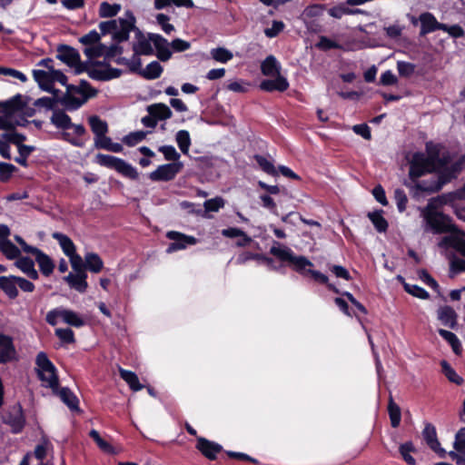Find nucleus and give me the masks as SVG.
<instances>
[{
  "mask_svg": "<svg viewBox=\"0 0 465 465\" xmlns=\"http://www.w3.org/2000/svg\"><path fill=\"white\" fill-rule=\"evenodd\" d=\"M270 253L279 259L281 262H287L292 269L302 277L311 276L315 282L325 284L330 291L336 293L339 290L332 283L329 282V278L324 273L312 270L313 263L303 255H296L288 246L275 242L270 249Z\"/></svg>",
  "mask_w": 465,
  "mask_h": 465,
  "instance_id": "1",
  "label": "nucleus"
},
{
  "mask_svg": "<svg viewBox=\"0 0 465 465\" xmlns=\"http://www.w3.org/2000/svg\"><path fill=\"white\" fill-rule=\"evenodd\" d=\"M420 215L424 221L425 232L433 234L450 233V235L465 236V232L460 229L449 215L437 210L433 201L428 203L421 210Z\"/></svg>",
  "mask_w": 465,
  "mask_h": 465,
  "instance_id": "2",
  "label": "nucleus"
},
{
  "mask_svg": "<svg viewBox=\"0 0 465 465\" xmlns=\"http://www.w3.org/2000/svg\"><path fill=\"white\" fill-rule=\"evenodd\" d=\"M438 160H440L438 154L427 155L422 152H416L412 153L409 160L410 179L416 183L418 182L416 181L418 178L435 170L436 162Z\"/></svg>",
  "mask_w": 465,
  "mask_h": 465,
  "instance_id": "3",
  "label": "nucleus"
},
{
  "mask_svg": "<svg viewBox=\"0 0 465 465\" xmlns=\"http://www.w3.org/2000/svg\"><path fill=\"white\" fill-rule=\"evenodd\" d=\"M35 363L37 365L38 378L42 381L43 386L52 389L53 392H56L59 387L56 368L49 360L46 353L43 351L39 352L36 356Z\"/></svg>",
  "mask_w": 465,
  "mask_h": 465,
  "instance_id": "4",
  "label": "nucleus"
},
{
  "mask_svg": "<svg viewBox=\"0 0 465 465\" xmlns=\"http://www.w3.org/2000/svg\"><path fill=\"white\" fill-rule=\"evenodd\" d=\"M95 163L101 166L116 171L124 177L132 180H136L139 177L137 169L122 158L110 154L98 153L95 156Z\"/></svg>",
  "mask_w": 465,
  "mask_h": 465,
  "instance_id": "5",
  "label": "nucleus"
},
{
  "mask_svg": "<svg viewBox=\"0 0 465 465\" xmlns=\"http://www.w3.org/2000/svg\"><path fill=\"white\" fill-rule=\"evenodd\" d=\"M457 174L453 172V170L448 166L441 169L437 176H433L428 180H422L417 182L414 184L413 188L415 189V193L420 192L421 193H437L443 187L444 184L450 183L452 179H455Z\"/></svg>",
  "mask_w": 465,
  "mask_h": 465,
  "instance_id": "6",
  "label": "nucleus"
},
{
  "mask_svg": "<svg viewBox=\"0 0 465 465\" xmlns=\"http://www.w3.org/2000/svg\"><path fill=\"white\" fill-rule=\"evenodd\" d=\"M78 86L81 90V97H71L68 94H64L61 98H59V103L70 112L78 110L84 104L87 102L89 98H92L97 94V90L92 87L89 82L86 80H80Z\"/></svg>",
  "mask_w": 465,
  "mask_h": 465,
  "instance_id": "7",
  "label": "nucleus"
},
{
  "mask_svg": "<svg viewBox=\"0 0 465 465\" xmlns=\"http://www.w3.org/2000/svg\"><path fill=\"white\" fill-rule=\"evenodd\" d=\"M1 420L10 428L14 434L23 431L25 426V416L20 403H15L3 410Z\"/></svg>",
  "mask_w": 465,
  "mask_h": 465,
  "instance_id": "8",
  "label": "nucleus"
},
{
  "mask_svg": "<svg viewBox=\"0 0 465 465\" xmlns=\"http://www.w3.org/2000/svg\"><path fill=\"white\" fill-rule=\"evenodd\" d=\"M134 29H136L135 17L132 11L126 10L124 17L116 19L114 40L118 43L127 41L129 39L130 33Z\"/></svg>",
  "mask_w": 465,
  "mask_h": 465,
  "instance_id": "9",
  "label": "nucleus"
},
{
  "mask_svg": "<svg viewBox=\"0 0 465 465\" xmlns=\"http://www.w3.org/2000/svg\"><path fill=\"white\" fill-rule=\"evenodd\" d=\"M183 167L182 162L162 164L149 174V178L153 182H169L175 178Z\"/></svg>",
  "mask_w": 465,
  "mask_h": 465,
  "instance_id": "10",
  "label": "nucleus"
},
{
  "mask_svg": "<svg viewBox=\"0 0 465 465\" xmlns=\"http://www.w3.org/2000/svg\"><path fill=\"white\" fill-rule=\"evenodd\" d=\"M166 237L172 241L166 249L167 253L184 250L188 246L194 245L198 242V240L194 236L186 235L176 231L168 232Z\"/></svg>",
  "mask_w": 465,
  "mask_h": 465,
  "instance_id": "11",
  "label": "nucleus"
},
{
  "mask_svg": "<svg viewBox=\"0 0 465 465\" xmlns=\"http://www.w3.org/2000/svg\"><path fill=\"white\" fill-rule=\"evenodd\" d=\"M149 37L153 41L156 57L162 62L170 60L173 54L171 43L159 34L149 33Z\"/></svg>",
  "mask_w": 465,
  "mask_h": 465,
  "instance_id": "12",
  "label": "nucleus"
},
{
  "mask_svg": "<svg viewBox=\"0 0 465 465\" xmlns=\"http://www.w3.org/2000/svg\"><path fill=\"white\" fill-rule=\"evenodd\" d=\"M16 360V350L13 338L0 333V363H7Z\"/></svg>",
  "mask_w": 465,
  "mask_h": 465,
  "instance_id": "13",
  "label": "nucleus"
},
{
  "mask_svg": "<svg viewBox=\"0 0 465 465\" xmlns=\"http://www.w3.org/2000/svg\"><path fill=\"white\" fill-rule=\"evenodd\" d=\"M421 36L432 33L436 30H447V25L439 23L435 16L429 12L422 13L420 15Z\"/></svg>",
  "mask_w": 465,
  "mask_h": 465,
  "instance_id": "14",
  "label": "nucleus"
},
{
  "mask_svg": "<svg viewBox=\"0 0 465 465\" xmlns=\"http://www.w3.org/2000/svg\"><path fill=\"white\" fill-rule=\"evenodd\" d=\"M196 449L208 460H214L223 447L219 443L200 437L197 439Z\"/></svg>",
  "mask_w": 465,
  "mask_h": 465,
  "instance_id": "15",
  "label": "nucleus"
},
{
  "mask_svg": "<svg viewBox=\"0 0 465 465\" xmlns=\"http://www.w3.org/2000/svg\"><path fill=\"white\" fill-rule=\"evenodd\" d=\"M289 86V82L283 75H276L274 79H264L259 85L260 89L265 92H284Z\"/></svg>",
  "mask_w": 465,
  "mask_h": 465,
  "instance_id": "16",
  "label": "nucleus"
},
{
  "mask_svg": "<svg viewBox=\"0 0 465 465\" xmlns=\"http://www.w3.org/2000/svg\"><path fill=\"white\" fill-rule=\"evenodd\" d=\"M79 57L80 54L72 46L62 45L57 48L56 58L69 67L75 65L79 62Z\"/></svg>",
  "mask_w": 465,
  "mask_h": 465,
  "instance_id": "17",
  "label": "nucleus"
},
{
  "mask_svg": "<svg viewBox=\"0 0 465 465\" xmlns=\"http://www.w3.org/2000/svg\"><path fill=\"white\" fill-rule=\"evenodd\" d=\"M33 76L35 81L38 84L39 87L45 92L56 94L59 91L53 87L52 84V72L45 70L35 69L33 70Z\"/></svg>",
  "mask_w": 465,
  "mask_h": 465,
  "instance_id": "18",
  "label": "nucleus"
},
{
  "mask_svg": "<svg viewBox=\"0 0 465 465\" xmlns=\"http://www.w3.org/2000/svg\"><path fill=\"white\" fill-rule=\"evenodd\" d=\"M54 394L57 395L71 411H80L79 400L68 387H58Z\"/></svg>",
  "mask_w": 465,
  "mask_h": 465,
  "instance_id": "19",
  "label": "nucleus"
},
{
  "mask_svg": "<svg viewBox=\"0 0 465 465\" xmlns=\"http://www.w3.org/2000/svg\"><path fill=\"white\" fill-rule=\"evenodd\" d=\"M282 65L277 58L270 54L261 63V72L263 75L274 77L281 74Z\"/></svg>",
  "mask_w": 465,
  "mask_h": 465,
  "instance_id": "20",
  "label": "nucleus"
},
{
  "mask_svg": "<svg viewBox=\"0 0 465 465\" xmlns=\"http://www.w3.org/2000/svg\"><path fill=\"white\" fill-rule=\"evenodd\" d=\"M457 234L444 236L439 245L442 248H452L465 257V240Z\"/></svg>",
  "mask_w": 465,
  "mask_h": 465,
  "instance_id": "21",
  "label": "nucleus"
},
{
  "mask_svg": "<svg viewBox=\"0 0 465 465\" xmlns=\"http://www.w3.org/2000/svg\"><path fill=\"white\" fill-rule=\"evenodd\" d=\"M86 278L87 274L84 272H77L76 274L70 272L64 279L72 289H74L78 292L83 293L88 287Z\"/></svg>",
  "mask_w": 465,
  "mask_h": 465,
  "instance_id": "22",
  "label": "nucleus"
},
{
  "mask_svg": "<svg viewBox=\"0 0 465 465\" xmlns=\"http://www.w3.org/2000/svg\"><path fill=\"white\" fill-rule=\"evenodd\" d=\"M25 106V103L23 102V96L20 94H17L11 97L10 99L0 104V111L3 114L13 115L15 113L22 110Z\"/></svg>",
  "mask_w": 465,
  "mask_h": 465,
  "instance_id": "23",
  "label": "nucleus"
},
{
  "mask_svg": "<svg viewBox=\"0 0 465 465\" xmlns=\"http://www.w3.org/2000/svg\"><path fill=\"white\" fill-rule=\"evenodd\" d=\"M137 42L134 45L133 48L136 54L152 55L153 54V41L150 40L149 33L147 37H144L142 33L137 29Z\"/></svg>",
  "mask_w": 465,
  "mask_h": 465,
  "instance_id": "24",
  "label": "nucleus"
},
{
  "mask_svg": "<svg viewBox=\"0 0 465 465\" xmlns=\"http://www.w3.org/2000/svg\"><path fill=\"white\" fill-rule=\"evenodd\" d=\"M50 122L57 129L61 130H68L72 126L71 117L64 110L58 108L53 111Z\"/></svg>",
  "mask_w": 465,
  "mask_h": 465,
  "instance_id": "25",
  "label": "nucleus"
},
{
  "mask_svg": "<svg viewBox=\"0 0 465 465\" xmlns=\"http://www.w3.org/2000/svg\"><path fill=\"white\" fill-rule=\"evenodd\" d=\"M17 276H0V289L10 298L15 299L18 295Z\"/></svg>",
  "mask_w": 465,
  "mask_h": 465,
  "instance_id": "26",
  "label": "nucleus"
},
{
  "mask_svg": "<svg viewBox=\"0 0 465 465\" xmlns=\"http://www.w3.org/2000/svg\"><path fill=\"white\" fill-rule=\"evenodd\" d=\"M35 257V261L39 266V269L41 272L45 276H49L53 273L54 269V263L53 260L45 254L43 251L40 249L37 250V252L34 254Z\"/></svg>",
  "mask_w": 465,
  "mask_h": 465,
  "instance_id": "27",
  "label": "nucleus"
},
{
  "mask_svg": "<svg viewBox=\"0 0 465 465\" xmlns=\"http://www.w3.org/2000/svg\"><path fill=\"white\" fill-rule=\"evenodd\" d=\"M148 114H152L156 121H164L172 117V110L163 103H157L147 106Z\"/></svg>",
  "mask_w": 465,
  "mask_h": 465,
  "instance_id": "28",
  "label": "nucleus"
},
{
  "mask_svg": "<svg viewBox=\"0 0 465 465\" xmlns=\"http://www.w3.org/2000/svg\"><path fill=\"white\" fill-rule=\"evenodd\" d=\"M52 237L56 240L63 251V252L66 255L75 254L76 248L74 242L68 237L66 234H64L59 232H54L52 233Z\"/></svg>",
  "mask_w": 465,
  "mask_h": 465,
  "instance_id": "29",
  "label": "nucleus"
},
{
  "mask_svg": "<svg viewBox=\"0 0 465 465\" xmlns=\"http://www.w3.org/2000/svg\"><path fill=\"white\" fill-rule=\"evenodd\" d=\"M422 437L427 445L434 451L440 449V444L437 439L436 428L431 423H426L422 430Z\"/></svg>",
  "mask_w": 465,
  "mask_h": 465,
  "instance_id": "30",
  "label": "nucleus"
},
{
  "mask_svg": "<svg viewBox=\"0 0 465 465\" xmlns=\"http://www.w3.org/2000/svg\"><path fill=\"white\" fill-rule=\"evenodd\" d=\"M63 322L75 328H81L85 325L84 318L78 312L63 307Z\"/></svg>",
  "mask_w": 465,
  "mask_h": 465,
  "instance_id": "31",
  "label": "nucleus"
},
{
  "mask_svg": "<svg viewBox=\"0 0 465 465\" xmlns=\"http://www.w3.org/2000/svg\"><path fill=\"white\" fill-rule=\"evenodd\" d=\"M15 265L24 273H25L30 279L37 280L39 274L35 268L34 261L29 257H21L15 262Z\"/></svg>",
  "mask_w": 465,
  "mask_h": 465,
  "instance_id": "32",
  "label": "nucleus"
},
{
  "mask_svg": "<svg viewBox=\"0 0 465 465\" xmlns=\"http://www.w3.org/2000/svg\"><path fill=\"white\" fill-rule=\"evenodd\" d=\"M104 267V262L95 252H87L84 256V268L94 273H98Z\"/></svg>",
  "mask_w": 465,
  "mask_h": 465,
  "instance_id": "33",
  "label": "nucleus"
},
{
  "mask_svg": "<svg viewBox=\"0 0 465 465\" xmlns=\"http://www.w3.org/2000/svg\"><path fill=\"white\" fill-rule=\"evenodd\" d=\"M438 318L442 324L453 328L456 325L457 314L450 306H443L438 311Z\"/></svg>",
  "mask_w": 465,
  "mask_h": 465,
  "instance_id": "34",
  "label": "nucleus"
},
{
  "mask_svg": "<svg viewBox=\"0 0 465 465\" xmlns=\"http://www.w3.org/2000/svg\"><path fill=\"white\" fill-rule=\"evenodd\" d=\"M163 71V68L161 64L158 61H153L140 71V74L147 80H154L161 76Z\"/></svg>",
  "mask_w": 465,
  "mask_h": 465,
  "instance_id": "35",
  "label": "nucleus"
},
{
  "mask_svg": "<svg viewBox=\"0 0 465 465\" xmlns=\"http://www.w3.org/2000/svg\"><path fill=\"white\" fill-rule=\"evenodd\" d=\"M368 218L371 220L377 232H385L387 231L389 224L387 220L383 217L382 210L369 213Z\"/></svg>",
  "mask_w": 465,
  "mask_h": 465,
  "instance_id": "36",
  "label": "nucleus"
},
{
  "mask_svg": "<svg viewBox=\"0 0 465 465\" xmlns=\"http://www.w3.org/2000/svg\"><path fill=\"white\" fill-rule=\"evenodd\" d=\"M88 124L94 134V137L106 134L108 133L107 123L104 120H102L98 115H91L88 118Z\"/></svg>",
  "mask_w": 465,
  "mask_h": 465,
  "instance_id": "37",
  "label": "nucleus"
},
{
  "mask_svg": "<svg viewBox=\"0 0 465 465\" xmlns=\"http://www.w3.org/2000/svg\"><path fill=\"white\" fill-rule=\"evenodd\" d=\"M119 372L120 377L129 385L132 391H139L143 388L139 381L138 376L134 371L120 368Z\"/></svg>",
  "mask_w": 465,
  "mask_h": 465,
  "instance_id": "38",
  "label": "nucleus"
},
{
  "mask_svg": "<svg viewBox=\"0 0 465 465\" xmlns=\"http://www.w3.org/2000/svg\"><path fill=\"white\" fill-rule=\"evenodd\" d=\"M438 332L440 336L450 345L453 352L459 355L461 351V343L457 335L454 332L444 329H440Z\"/></svg>",
  "mask_w": 465,
  "mask_h": 465,
  "instance_id": "39",
  "label": "nucleus"
},
{
  "mask_svg": "<svg viewBox=\"0 0 465 465\" xmlns=\"http://www.w3.org/2000/svg\"><path fill=\"white\" fill-rule=\"evenodd\" d=\"M388 413L392 428H398L401 420V411L400 406L393 401L391 396L388 403Z\"/></svg>",
  "mask_w": 465,
  "mask_h": 465,
  "instance_id": "40",
  "label": "nucleus"
},
{
  "mask_svg": "<svg viewBox=\"0 0 465 465\" xmlns=\"http://www.w3.org/2000/svg\"><path fill=\"white\" fill-rule=\"evenodd\" d=\"M416 449L412 441L409 440L404 443H401L399 447V452L402 458V460L408 465H415L416 460L411 456L412 452H415Z\"/></svg>",
  "mask_w": 465,
  "mask_h": 465,
  "instance_id": "41",
  "label": "nucleus"
},
{
  "mask_svg": "<svg viewBox=\"0 0 465 465\" xmlns=\"http://www.w3.org/2000/svg\"><path fill=\"white\" fill-rule=\"evenodd\" d=\"M254 160L256 161L259 167L267 174L272 176H277L278 171L276 170L273 161L261 154H254Z\"/></svg>",
  "mask_w": 465,
  "mask_h": 465,
  "instance_id": "42",
  "label": "nucleus"
},
{
  "mask_svg": "<svg viewBox=\"0 0 465 465\" xmlns=\"http://www.w3.org/2000/svg\"><path fill=\"white\" fill-rule=\"evenodd\" d=\"M0 251L9 260L18 258L20 255V250L16 247L10 240L0 239Z\"/></svg>",
  "mask_w": 465,
  "mask_h": 465,
  "instance_id": "43",
  "label": "nucleus"
},
{
  "mask_svg": "<svg viewBox=\"0 0 465 465\" xmlns=\"http://www.w3.org/2000/svg\"><path fill=\"white\" fill-rule=\"evenodd\" d=\"M175 141L181 152L183 154H188L192 144L189 132L187 130L178 131L175 134Z\"/></svg>",
  "mask_w": 465,
  "mask_h": 465,
  "instance_id": "44",
  "label": "nucleus"
},
{
  "mask_svg": "<svg viewBox=\"0 0 465 465\" xmlns=\"http://www.w3.org/2000/svg\"><path fill=\"white\" fill-rule=\"evenodd\" d=\"M121 10L120 4L102 2L99 6V16L103 18L115 16Z\"/></svg>",
  "mask_w": 465,
  "mask_h": 465,
  "instance_id": "45",
  "label": "nucleus"
},
{
  "mask_svg": "<svg viewBox=\"0 0 465 465\" xmlns=\"http://www.w3.org/2000/svg\"><path fill=\"white\" fill-rule=\"evenodd\" d=\"M440 366L442 369V372L450 382H453L457 385H460L463 383V379L456 372V371L450 366V364L447 361H441Z\"/></svg>",
  "mask_w": 465,
  "mask_h": 465,
  "instance_id": "46",
  "label": "nucleus"
},
{
  "mask_svg": "<svg viewBox=\"0 0 465 465\" xmlns=\"http://www.w3.org/2000/svg\"><path fill=\"white\" fill-rule=\"evenodd\" d=\"M211 56L213 60L219 63L226 64L232 59V53L225 47H216L210 51Z\"/></svg>",
  "mask_w": 465,
  "mask_h": 465,
  "instance_id": "47",
  "label": "nucleus"
},
{
  "mask_svg": "<svg viewBox=\"0 0 465 465\" xmlns=\"http://www.w3.org/2000/svg\"><path fill=\"white\" fill-rule=\"evenodd\" d=\"M35 149L36 148L34 145L19 146V148H17L18 156L15 158V162L23 167H28L27 159L30 154L35 151Z\"/></svg>",
  "mask_w": 465,
  "mask_h": 465,
  "instance_id": "48",
  "label": "nucleus"
},
{
  "mask_svg": "<svg viewBox=\"0 0 465 465\" xmlns=\"http://www.w3.org/2000/svg\"><path fill=\"white\" fill-rule=\"evenodd\" d=\"M151 133L152 131L132 132L124 137L123 142L128 146H134L143 141L146 138V135Z\"/></svg>",
  "mask_w": 465,
  "mask_h": 465,
  "instance_id": "49",
  "label": "nucleus"
},
{
  "mask_svg": "<svg viewBox=\"0 0 465 465\" xmlns=\"http://www.w3.org/2000/svg\"><path fill=\"white\" fill-rule=\"evenodd\" d=\"M106 45L98 43L91 46H86L84 49V54L88 57L89 60L104 56Z\"/></svg>",
  "mask_w": 465,
  "mask_h": 465,
  "instance_id": "50",
  "label": "nucleus"
},
{
  "mask_svg": "<svg viewBox=\"0 0 465 465\" xmlns=\"http://www.w3.org/2000/svg\"><path fill=\"white\" fill-rule=\"evenodd\" d=\"M54 333L63 343L72 344L75 341L74 332L70 328L55 329Z\"/></svg>",
  "mask_w": 465,
  "mask_h": 465,
  "instance_id": "51",
  "label": "nucleus"
},
{
  "mask_svg": "<svg viewBox=\"0 0 465 465\" xmlns=\"http://www.w3.org/2000/svg\"><path fill=\"white\" fill-rule=\"evenodd\" d=\"M404 290L412 296L420 299L426 300L430 297L429 292L424 288L416 284L404 283Z\"/></svg>",
  "mask_w": 465,
  "mask_h": 465,
  "instance_id": "52",
  "label": "nucleus"
},
{
  "mask_svg": "<svg viewBox=\"0 0 465 465\" xmlns=\"http://www.w3.org/2000/svg\"><path fill=\"white\" fill-rule=\"evenodd\" d=\"M158 151L163 154L166 161H173V163L179 162L181 157L173 145H162Z\"/></svg>",
  "mask_w": 465,
  "mask_h": 465,
  "instance_id": "53",
  "label": "nucleus"
},
{
  "mask_svg": "<svg viewBox=\"0 0 465 465\" xmlns=\"http://www.w3.org/2000/svg\"><path fill=\"white\" fill-rule=\"evenodd\" d=\"M89 436L96 442V444L102 450L107 453L114 452V448L112 447V445L104 439H102L99 432L96 430H92L89 432Z\"/></svg>",
  "mask_w": 465,
  "mask_h": 465,
  "instance_id": "54",
  "label": "nucleus"
},
{
  "mask_svg": "<svg viewBox=\"0 0 465 465\" xmlns=\"http://www.w3.org/2000/svg\"><path fill=\"white\" fill-rule=\"evenodd\" d=\"M16 170L14 164L0 162V182H8Z\"/></svg>",
  "mask_w": 465,
  "mask_h": 465,
  "instance_id": "55",
  "label": "nucleus"
},
{
  "mask_svg": "<svg viewBox=\"0 0 465 465\" xmlns=\"http://www.w3.org/2000/svg\"><path fill=\"white\" fill-rule=\"evenodd\" d=\"M157 24L160 25L161 29L167 35H171L174 30V26L169 23L170 17L165 14H158L155 16Z\"/></svg>",
  "mask_w": 465,
  "mask_h": 465,
  "instance_id": "56",
  "label": "nucleus"
},
{
  "mask_svg": "<svg viewBox=\"0 0 465 465\" xmlns=\"http://www.w3.org/2000/svg\"><path fill=\"white\" fill-rule=\"evenodd\" d=\"M394 199L396 202L398 211L400 213L404 212L407 208V203H408V198H407V195H406V193L404 192V190L401 188L395 189Z\"/></svg>",
  "mask_w": 465,
  "mask_h": 465,
  "instance_id": "57",
  "label": "nucleus"
},
{
  "mask_svg": "<svg viewBox=\"0 0 465 465\" xmlns=\"http://www.w3.org/2000/svg\"><path fill=\"white\" fill-rule=\"evenodd\" d=\"M285 28V25L282 21L273 20L272 26L264 29V35L268 38H274Z\"/></svg>",
  "mask_w": 465,
  "mask_h": 465,
  "instance_id": "58",
  "label": "nucleus"
},
{
  "mask_svg": "<svg viewBox=\"0 0 465 465\" xmlns=\"http://www.w3.org/2000/svg\"><path fill=\"white\" fill-rule=\"evenodd\" d=\"M415 64L405 62V61H398L397 62V69L398 73L402 77H409L412 75L415 72Z\"/></svg>",
  "mask_w": 465,
  "mask_h": 465,
  "instance_id": "59",
  "label": "nucleus"
},
{
  "mask_svg": "<svg viewBox=\"0 0 465 465\" xmlns=\"http://www.w3.org/2000/svg\"><path fill=\"white\" fill-rule=\"evenodd\" d=\"M224 206V200L222 197H214L206 200L203 203L205 212H218Z\"/></svg>",
  "mask_w": 465,
  "mask_h": 465,
  "instance_id": "60",
  "label": "nucleus"
},
{
  "mask_svg": "<svg viewBox=\"0 0 465 465\" xmlns=\"http://www.w3.org/2000/svg\"><path fill=\"white\" fill-rule=\"evenodd\" d=\"M59 102V99H55L54 97L43 96L35 101L34 104L36 107H44L47 110L54 111L55 109L56 103Z\"/></svg>",
  "mask_w": 465,
  "mask_h": 465,
  "instance_id": "61",
  "label": "nucleus"
},
{
  "mask_svg": "<svg viewBox=\"0 0 465 465\" xmlns=\"http://www.w3.org/2000/svg\"><path fill=\"white\" fill-rule=\"evenodd\" d=\"M420 279L431 289L438 291L440 286L437 281L425 269H420L418 272Z\"/></svg>",
  "mask_w": 465,
  "mask_h": 465,
  "instance_id": "62",
  "label": "nucleus"
},
{
  "mask_svg": "<svg viewBox=\"0 0 465 465\" xmlns=\"http://www.w3.org/2000/svg\"><path fill=\"white\" fill-rule=\"evenodd\" d=\"M101 39L100 34L97 33L96 30H91L88 34L83 35L80 38V43L86 46H91L95 44H98Z\"/></svg>",
  "mask_w": 465,
  "mask_h": 465,
  "instance_id": "63",
  "label": "nucleus"
},
{
  "mask_svg": "<svg viewBox=\"0 0 465 465\" xmlns=\"http://www.w3.org/2000/svg\"><path fill=\"white\" fill-rule=\"evenodd\" d=\"M454 448L459 453L465 455V427L456 433Z\"/></svg>",
  "mask_w": 465,
  "mask_h": 465,
  "instance_id": "64",
  "label": "nucleus"
}]
</instances>
